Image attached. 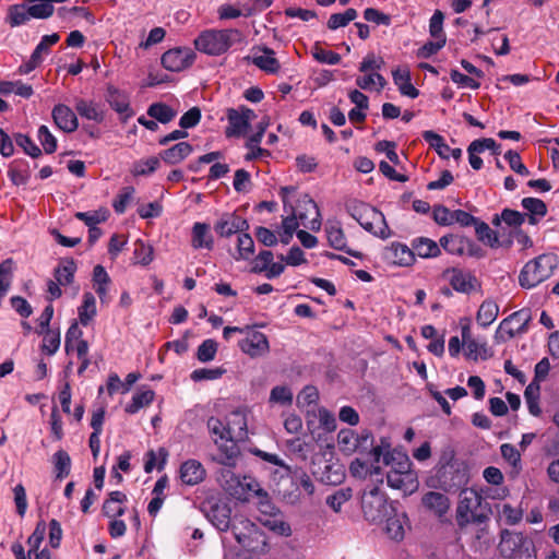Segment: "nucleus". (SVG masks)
I'll use <instances>...</instances> for the list:
<instances>
[{
    "label": "nucleus",
    "instance_id": "1",
    "mask_svg": "<svg viewBox=\"0 0 559 559\" xmlns=\"http://www.w3.org/2000/svg\"><path fill=\"white\" fill-rule=\"evenodd\" d=\"M233 534L241 546L238 559H261L266 554V536L249 519L242 515H234Z\"/></svg>",
    "mask_w": 559,
    "mask_h": 559
},
{
    "label": "nucleus",
    "instance_id": "2",
    "mask_svg": "<svg viewBox=\"0 0 559 559\" xmlns=\"http://www.w3.org/2000/svg\"><path fill=\"white\" fill-rule=\"evenodd\" d=\"M296 188L293 186L282 187L280 195L284 205V211L288 209L296 215L300 225L312 231H318L321 228L320 212L317 203L308 195L302 194L295 205L293 202Z\"/></svg>",
    "mask_w": 559,
    "mask_h": 559
},
{
    "label": "nucleus",
    "instance_id": "3",
    "mask_svg": "<svg viewBox=\"0 0 559 559\" xmlns=\"http://www.w3.org/2000/svg\"><path fill=\"white\" fill-rule=\"evenodd\" d=\"M243 35L239 29H207L195 39L194 45L199 51L210 56H219L226 52L234 44L241 43Z\"/></svg>",
    "mask_w": 559,
    "mask_h": 559
},
{
    "label": "nucleus",
    "instance_id": "4",
    "mask_svg": "<svg viewBox=\"0 0 559 559\" xmlns=\"http://www.w3.org/2000/svg\"><path fill=\"white\" fill-rule=\"evenodd\" d=\"M557 267V257L543 253L524 264L519 274V285L524 289H532L548 280Z\"/></svg>",
    "mask_w": 559,
    "mask_h": 559
},
{
    "label": "nucleus",
    "instance_id": "5",
    "mask_svg": "<svg viewBox=\"0 0 559 559\" xmlns=\"http://www.w3.org/2000/svg\"><path fill=\"white\" fill-rule=\"evenodd\" d=\"M348 211L350 216L368 233L382 239L391 236L384 215L376 207L356 202L348 207Z\"/></svg>",
    "mask_w": 559,
    "mask_h": 559
},
{
    "label": "nucleus",
    "instance_id": "6",
    "mask_svg": "<svg viewBox=\"0 0 559 559\" xmlns=\"http://www.w3.org/2000/svg\"><path fill=\"white\" fill-rule=\"evenodd\" d=\"M207 429L213 437L215 444L219 448H223L224 442H230L229 447H226L225 452L226 456L221 462L225 465L231 466L234 465V460L238 454V449L234 443L235 439L233 437V432L235 431L234 426H228L224 424L221 419L216 417H211L207 420Z\"/></svg>",
    "mask_w": 559,
    "mask_h": 559
},
{
    "label": "nucleus",
    "instance_id": "7",
    "mask_svg": "<svg viewBox=\"0 0 559 559\" xmlns=\"http://www.w3.org/2000/svg\"><path fill=\"white\" fill-rule=\"evenodd\" d=\"M361 508L364 516L369 522H380L388 514L390 506L385 495L378 486L366 489L361 496Z\"/></svg>",
    "mask_w": 559,
    "mask_h": 559
},
{
    "label": "nucleus",
    "instance_id": "8",
    "mask_svg": "<svg viewBox=\"0 0 559 559\" xmlns=\"http://www.w3.org/2000/svg\"><path fill=\"white\" fill-rule=\"evenodd\" d=\"M481 504V496L471 488H465L460 492V500L456 508V522L461 527L472 522H480L481 516L478 509Z\"/></svg>",
    "mask_w": 559,
    "mask_h": 559
},
{
    "label": "nucleus",
    "instance_id": "9",
    "mask_svg": "<svg viewBox=\"0 0 559 559\" xmlns=\"http://www.w3.org/2000/svg\"><path fill=\"white\" fill-rule=\"evenodd\" d=\"M401 471H389L386 483L391 488L403 491L404 495L413 493L418 488L417 474L411 469V461L407 456H401Z\"/></svg>",
    "mask_w": 559,
    "mask_h": 559
},
{
    "label": "nucleus",
    "instance_id": "10",
    "mask_svg": "<svg viewBox=\"0 0 559 559\" xmlns=\"http://www.w3.org/2000/svg\"><path fill=\"white\" fill-rule=\"evenodd\" d=\"M202 510L206 519L222 532L233 530L234 516L227 503L209 500L203 503Z\"/></svg>",
    "mask_w": 559,
    "mask_h": 559
},
{
    "label": "nucleus",
    "instance_id": "11",
    "mask_svg": "<svg viewBox=\"0 0 559 559\" xmlns=\"http://www.w3.org/2000/svg\"><path fill=\"white\" fill-rule=\"evenodd\" d=\"M451 287L462 294H469L479 287V282L469 271L451 267L443 272Z\"/></svg>",
    "mask_w": 559,
    "mask_h": 559
},
{
    "label": "nucleus",
    "instance_id": "12",
    "mask_svg": "<svg viewBox=\"0 0 559 559\" xmlns=\"http://www.w3.org/2000/svg\"><path fill=\"white\" fill-rule=\"evenodd\" d=\"M195 59V53L189 48H174L162 56L163 67L171 72H180L189 68Z\"/></svg>",
    "mask_w": 559,
    "mask_h": 559
},
{
    "label": "nucleus",
    "instance_id": "13",
    "mask_svg": "<svg viewBox=\"0 0 559 559\" xmlns=\"http://www.w3.org/2000/svg\"><path fill=\"white\" fill-rule=\"evenodd\" d=\"M523 549L533 550L532 542L527 537L518 532H502L499 550L503 557L511 558Z\"/></svg>",
    "mask_w": 559,
    "mask_h": 559
},
{
    "label": "nucleus",
    "instance_id": "14",
    "mask_svg": "<svg viewBox=\"0 0 559 559\" xmlns=\"http://www.w3.org/2000/svg\"><path fill=\"white\" fill-rule=\"evenodd\" d=\"M228 123L226 129L227 136H240L246 133L250 122L255 118L253 110L249 108L229 109L228 110Z\"/></svg>",
    "mask_w": 559,
    "mask_h": 559
},
{
    "label": "nucleus",
    "instance_id": "15",
    "mask_svg": "<svg viewBox=\"0 0 559 559\" xmlns=\"http://www.w3.org/2000/svg\"><path fill=\"white\" fill-rule=\"evenodd\" d=\"M531 320L532 312L531 309L528 308H523L519 311L511 313L508 318L503 319L500 322L495 334L496 343L500 344L506 342V337L503 336V330L506 329L507 325H510V323L516 322L519 324V326L516 328L518 334H524L528 330V323L531 322Z\"/></svg>",
    "mask_w": 559,
    "mask_h": 559
},
{
    "label": "nucleus",
    "instance_id": "16",
    "mask_svg": "<svg viewBox=\"0 0 559 559\" xmlns=\"http://www.w3.org/2000/svg\"><path fill=\"white\" fill-rule=\"evenodd\" d=\"M214 229L221 237H230L236 233L248 230L249 224L239 215L226 213L217 219Z\"/></svg>",
    "mask_w": 559,
    "mask_h": 559
},
{
    "label": "nucleus",
    "instance_id": "17",
    "mask_svg": "<svg viewBox=\"0 0 559 559\" xmlns=\"http://www.w3.org/2000/svg\"><path fill=\"white\" fill-rule=\"evenodd\" d=\"M240 349L250 357H259L269 352V341L265 334L258 331H249L239 342Z\"/></svg>",
    "mask_w": 559,
    "mask_h": 559
},
{
    "label": "nucleus",
    "instance_id": "18",
    "mask_svg": "<svg viewBox=\"0 0 559 559\" xmlns=\"http://www.w3.org/2000/svg\"><path fill=\"white\" fill-rule=\"evenodd\" d=\"M384 258L397 265L409 266L415 261L413 249L401 242H392L384 250Z\"/></svg>",
    "mask_w": 559,
    "mask_h": 559
},
{
    "label": "nucleus",
    "instance_id": "19",
    "mask_svg": "<svg viewBox=\"0 0 559 559\" xmlns=\"http://www.w3.org/2000/svg\"><path fill=\"white\" fill-rule=\"evenodd\" d=\"M251 61L254 66H257L262 71L275 74L280 71L281 64L278 60L275 58V52L269 47H258L255 48L254 55L251 58Z\"/></svg>",
    "mask_w": 559,
    "mask_h": 559
},
{
    "label": "nucleus",
    "instance_id": "20",
    "mask_svg": "<svg viewBox=\"0 0 559 559\" xmlns=\"http://www.w3.org/2000/svg\"><path fill=\"white\" fill-rule=\"evenodd\" d=\"M52 118L57 127L67 133L74 132L79 127L74 111L67 105H56L52 109Z\"/></svg>",
    "mask_w": 559,
    "mask_h": 559
},
{
    "label": "nucleus",
    "instance_id": "21",
    "mask_svg": "<svg viewBox=\"0 0 559 559\" xmlns=\"http://www.w3.org/2000/svg\"><path fill=\"white\" fill-rule=\"evenodd\" d=\"M423 506L439 519L443 518L450 509V499L442 492L428 491L421 498Z\"/></svg>",
    "mask_w": 559,
    "mask_h": 559
},
{
    "label": "nucleus",
    "instance_id": "22",
    "mask_svg": "<svg viewBox=\"0 0 559 559\" xmlns=\"http://www.w3.org/2000/svg\"><path fill=\"white\" fill-rule=\"evenodd\" d=\"M180 479L183 484L194 486L203 481L206 471L202 463L197 460H188L180 466Z\"/></svg>",
    "mask_w": 559,
    "mask_h": 559
},
{
    "label": "nucleus",
    "instance_id": "23",
    "mask_svg": "<svg viewBox=\"0 0 559 559\" xmlns=\"http://www.w3.org/2000/svg\"><path fill=\"white\" fill-rule=\"evenodd\" d=\"M191 246L194 249H213L214 239L209 224L200 222L194 223L192 227Z\"/></svg>",
    "mask_w": 559,
    "mask_h": 559
},
{
    "label": "nucleus",
    "instance_id": "24",
    "mask_svg": "<svg viewBox=\"0 0 559 559\" xmlns=\"http://www.w3.org/2000/svg\"><path fill=\"white\" fill-rule=\"evenodd\" d=\"M106 98L110 107L118 114L123 115L124 119L133 115V111L130 108L129 98L123 92L114 86H108Z\"/></svg>",
    "mask_w": 559,
    "mask_h": 559
},
{
    "label": "nucleus",
    "instance_id": "25",
    "mask_svg": "<svg viewBox=\"0 0 559 559\" xmlns=\"http://www.w3.org/2000/svg\"><path fill=\"white\" fill-rule=\"evenodd\" d=\"M33 17L26 1L12 4L7 10L5 22L11 27H19L28 23Z\"/></svg>",
    "mask_w": 559,
    "mask_h": 559
},
{
    "label": "nucleus",
    "instance_id": "26",
    "mask_svg": "<svg viewBox=\"0 0 559 559\" xmlns=\"http://www.w3.org/2000/svg\"><path fill=\"white\" fill-rule=\"evenodd\" d=\"M8 176L14 186L26 185L31 178V167L26 159L19 158L11 162Z\"/></svg>",
    "mask_w": 559,
    "mask_h": 559
},
{
    "label": "nucleus",
    "instance_id": "27",
    "mask_svg": "<svg viewBox=\"0 0 559 559\" xmlns=\"http://www.w3.org/2000/svg\"><path fill=\"white\" fill-rule=\"evenodd\" d=\"M389 443L382 441L381 445H377L372 449L373 462L378 464L383 456V463L391 465L390 471H401V456H406L402 453H394L389 451Z\"/></svg>",
    "mask_w": 559,
    "mask_h": 559
},
{
    "label": "nucleus",
    "instance_id": "28",
    "mask_svg": "<svg viewBox=\"0 0 559 559\" xmlns=\"http://www.w3.org/2000/svg\"><path fill=\"white\" fill-rule=\"evenodd\" d=\"M394 84L399 87L402 95L416 98L419 94L411 82V72L406 68H397L392 71Z\"/></svg>",
    "mask_w": 559,
    "mask_h": 559
},
{
    "label": "nucleus",
    "instance_id": "29",
    "mask_svg": "<svg viewBox=\"0 0 559 559\" xmlns=\"http://www.w3.org/2000/svg\"><path fill=\"white\" fill-rule=\"evenodd\" d=\"M192 152V146L188 142H179L174 146L160 153L162 159L170 165L182 162Z\"/></svg>",
    "mask_w": 559,
    "mask_h": 559
},
{
    "label": "nucleus",
    "instance_id": "30",
    "mask_svg": "<svg viewBox=\"0 0 559 559\" xmlns=\"http://www.w3.org/2000/svg\"><path fill=\"white\" fill-rule=\"evenodd\" d=\"M498 314L499 306L497 302L491 299H486L479 306L476 314V321L480 326L487 328L496 321Z\"/></svg>",
    "mask_w": 559,
    "mask_h": 559
},
{
    "label": "nucleus",
    "instance_id": "31",
    "mask_svg": "<svg viewBox=\"0 0 559 559\" xmlns=\"http://www.w3.org/2000/svg\"><path fill=\"white\" fill-rule=\"evenodd\" d=\"M475 231L478 239L491 248H498L500 246H506L509 248L511 246V240H508L507 242H500L498 233L492 230L489 225L484 222H476Z\"/></svg>",
    "mask_w": 559,
    "mask_h": 559
},
{
    "label": "nucleus",
    "instance_id": "32",
    "mask_svg": "<svg viewBox=\"0 0 559 559\" xmlns=\"http://www.w3.org/2000/svg\"><path fill=\"white\" fill-rule=\"evenodd\" d=\"M412 246L414 253L424 259L435 258L440 254L439 245L429 238H417L413 241Z\"/></svg>",
    "mask_w": 559,
    "mask_h": 559
},
{
    "label": "nucleus",
    "instance_id": "33",
    "mask_svg": "<svg viewBox=\"0 0 559 559\" xmlns=\"http://www.w3.org/2000/svg\"><path fill=\"white\" fill-rule=\"evenodd\" d=\"M75 110L81 117L86 118L88 120L102 122L104 119L103 111L94 102L85 100L82 98L76 99Z\"/></svg>",
    "mask_w": 559,
    "mask_h": 559
},
{
    "label": "nucleus",
    "instance_id": "34",
    "mask_svg": "<svg viewBox=\"0 0 559 559\" xmlns=\"http://www.w3.org/2000/svg\"><path fill=\"white\" fill-rule=\"evenodd\" d=\"M154 391L146 389L136 392L131 402L126 406L124 411L129 414H135L141 408L148 406L154 400Z\"/></svg>",
    "mask_w": 559,
    "mask_h": 559
},
{
    "label": "nucleus",
    "instance_id": "35",
    "mask_svg": "<svg viewBox=\"0 0 559 559\" xmlns=\"http://www.w3.org/2000/svg\"><path fill=\"white\" fill-rule=\"evenodd\" d=\"M329 245L336 250H345L346 238L340 223H328L325 227Z\"/></svg>",
    "mask_w": 559,
    "mask_h": 559
},
{
    "label": "nucleus",
    "instance_id": "36",
    "mask_svg": "<svg viewBox=\"0 0 559 559\" xmlns=\"http://www.w3.org/2000/svg\"><path fill=\"white\" fill-rule=\"evenodd\" d=\"M147 115L157 122L168 123L176 117L177 112L164 103H154L148 107Z\"/></svg>",
    "mask_w": 559,
    "mask_h": 559
},
{
    "label": "nucleus",
    "instance_id": "37",
    "mask_svg": "<svg viewBox=\"0 0 559 559\" xmlns=\"http://www.w3.org/2000/svg\"><path fill=\"white\" fill-rule=\"evenodd\" d=\"M423 139L432 147L437 154L444 159L449 158L450 146L444 142V139L433 131H424Z\"/></svg>",
    "mask_w": 559,
    "mask_h": 559
},
{
    "label": "nucleus",
    "instance_id": "38",
    "mask_svg": "<svg viewBox=\"0 0 559 559\" xmlns=\"http://www.w3.org/2000/svg\"><path fill=\"white\" fill-rule=\"evenodd\" d=\"M440 246L442 247L448 253L455 254V255H463L464 254V246H466V238L456 236V235H448L443 236L439 240Z\"/></svg>",
    "mask_w": 559,
    "mask_h": 559
},
{
    "label": "nucleus",
    "instance_id": "39",
    "mask_svg": "<svg viewBox=\"0 0 559 559\" xmlns=\"http://www.w3.org/2000/svg\"><path fill=\"white\" fill-rule=\"evenodd\" d=\"M96 316V300L92 293H84L83 304L79 308V319L83 325H87Z\"/></svg>",
    "mask_w": 559,
    "mask_h": 559
},
{
    "label": "nucleus",
    "instance_id": "40",
    "mask_svg": "<svg viewBox=\"0 0 559 559\" xmlns=\"http://www.w3.org/2000/svg\"><path fill=\"white\" fill-rule=\"evenodd\" d=\"M31 16L36 20H45L52 15L55 7L49 0H27Z\"/></svg>",
    "mask_w": 559,
    "mask_h": 559
},
{
    "label": "nucleus",
    "instance_id": "41",
    "mask_svg": "<svg viewBox=\"0 0 559 559\" xmlns=\"http://www.w3.org/2000/svg\"><path fill=\"white\" fill-rule=\"evenodd\" d=\"M337 444L342 452L352 454L358 447V437L352 429H342L337 433Z\"/></svg>",
    "mask_w": 559,
    "mask_h": 559
},
{
    "label": "nucleus",
    "instance_id": "42",
    "mask_svg": "<svg viewBox=\"0 0 559 559\" xmlns=\"http://www.w3.org/2000/svg\"><path fill=\"white\" fill-rule=\"evenodd\" d=\"M525 221V215L522 213L504 209L500 215H495L491 223L495 226H499L501 222H504L507 225L511 227H520Z\"/></svg>",
    "mask_w": 559,
    "mask_h": 559
},
{
    "label": "nucleus",
    "instance_id": "43",
    "mask_svg": "<svg viewBox=\"0 0 559 559\" xmlns=\"http://www.w3.org/2000/svg\"><path fill=\"white\" fill-rule=\"evenodd\" d=\"M522 206L531 213L530 224H536L535 216L544 217L547 213V206L540 199L536 198H524L522 200Z\"/></svg>",
    "mask_w": 559,
    "mask_h": 559
},
{
    "label": "nucleus",
    "instance_id": "44",
    "mask_svg": "<svg viewBox=\"0 0 559 559\" xmlns=\"http://www.w3.org/2000/svg\"><path fill=\"white\" fill-rule=\"evenodd\" d=\"M356 85L366 91L377 85V90L381 91L386 85V80L379 72H368L356 79Z\"/></svg>",
    "mask_w": 559,
    "mask_h": 559
},
{
    "label": "nucleus",
    "instance_id": "45",
    "mask_svg": "<svg viewBox=\"0 0 559 559\" xmlns=\"http://www.w3.org/2000/svg\"><path fill=\"white\" fill-rule=\"evenodd\" d=\"M465 348V356L468 359H472L474 361L478 359H487L489 357L488 349L486 346V343H480L477 340L468 341L467 343L463 344Z\"/></svg>",
    "mask_w": 559,
    "mask_h": 559
},
{
    "label": "nucleus",
    "instance_id": "46",
    "mask_svg": "<svg viewBox=\"0 0 559 559\" xmlns=\"http://www.w3.org/2000/svg\"><path fill=\"white\" fill-rule=\"evenodd\" d=\"M357 17V11L353 8L347 9L343 13H334L328 20V28L329 29H337L340 27L347 26L352 21Z\"/></svg>",
    "mask_w": 559,
    "mask_h": 559
},
{
    "label": "nucleus",
    "instance_id": "47",
    "mask_svg": "<svg viewBox=\"0 0 559 559\" xmlns=\"http://www.w3.org/2000/svg\"><path fill=\"white\" fill-rule=\"evenodd\" d=\"M59 39L60 36L57 33L43 36L31 56L34 60L39 61L40 64L44 61V57L49 53V48L57 44Z\"/></svg>",
    "mask_w": 559,
    "mask_h": 559
},
{
    "label": "nucleus",
    "instance_id": "48",
    "mask_svg": "<svg viewBox=\"0 0 559 559\" xmlns=\"http://www.w3.org/2000/svg\"><path fill=\"white\" fill-rule=\"evenodd\" d=\"M227 425L235 427V431L233 432L235 441H241L247 438V420L241 412L231 413Z\"/></svg>",
    "mask_w": 559,
    "mask_h": 559
},
{
    "label": "nucleus",
    "instance_id": "49",
    "mask_svg": "<svg viewBox=\"0 0 559 559\" xmlns=\"http://www.w3.org/2000/svg\"><path fill=\"white\" fill-rule=\"evenodd\" d=\"M53 465L57 478L62 479L67 477L71 467V459L69 454L63 450L56 452L53 454Z\"/></svg>",
    "mask_w": 559,
    "mask_h": 559
},
{
    "label": "nucleus",
    "instance_id": "50",
    "mask_svg": "<svg viewBox=\"0 0 559 559\" xmlns=\"http://www.w3.org/2000/svg\"><path fill=\"white\" fill-rule=\"evenodd\" d=\"M404 514L388 518L386 533L392 539L401 540L404 537Z\"/></svg>",
    "mask_w": 559,
    "mask_h": 559
},
{
    "label": "nucleus",
    "instance_id": "51",
    "mask_svg": "<svg viewBox=\"0 0 559 559\" xmlns=\"http://www.w3.org/2000/svg\"><path fill=\"white\" fill-rule=\"evenodd\" d=\"M75 217L84 222L88 227H95L97 224L107 219L108 211L106 209H99L97 211L78 212L75 213Z\"/></svg>",
    "mask_w": 559,
    "mask_h": 559
},
{
    "label": "nucleus",
    "instance_id": "52",
    "mask_svg": "<svg viewBox=\"0 0 559 559\" xmlns=\"http://www.w3.org/2000/svg\"><path fill=\"white\" fill-rule=\"evenodd\" d=\"M217 348H218L217 342L212 338H207L199 345L198 350H197V358L201 362L212 361L215 358Z\"/></svg>",
    "mask_w": 559,
    "mask_h": 559
},
{
    "label": "nucleus",
    "instance_id": "53",
    "mask_svg": "<svg viewBox=\"0 0 559 559\" xmlns=\"http://www.w3.org/2000/svg\"><path fill=\"white\" fill-rule=\"evenodd\" d=\"M134 260L141 265H148L153 261V248L142 240L134 242Z\"/></svg>",
    "mask_w": 559,
    "mask_h": 559
},
{
    "label": "nucleus",
    "instance_id": "54",
    "mask_svg": "<svg viewBox=\"0 0 559 559\" xmlns=\"http://www.w3.org/2000/svg\"><path fill=\"white\" fill-rule=\"evenodd\" d=\"M352 498V489L342 488L326 497V504L334 511L340 512L342 506Z\"/></svg>",
    "mask_w": 559,
    "mask_h": 559
},
{
    "label": "nucleus",
    "instance_id": "55",
    "mask_svg": "<svg viewBox=\"0 0 559 559\" xmlns=\"http://www.w3.org/2000/svg\"><path fill=\"white\" fill-rule=\"evenodd\" d=\"M524 396L530 413L534 416H538L540 414V408L538 405L539 385L535 384L534 382L528 384L525 389Z\"/></svg>",
    "mask_w": 559,
    "mask_h": 559
},
{
    "label": "nucleus",
    "instance_id": "56",
    "mask_svg": "<svg viewBox=\"0 0 559 559\" xmlns=\"http://www.w3.org/2000/svg\"><path fill=\"white\" fill-rule=\"evenodd\" d=\"M75 270H76L75 263L72 260L67 261L64 264H62L61 266H59L56 270V272H55L56 281L60 285H68L70 283H72Z\"/></svg>",
    "mask_w": 559,
    "mask_h": 559
},
{
    "label": "nucleus",
    "instance_id": "57",
    "mask_svg": "<svg viewBox=\"0 0 559 559\" xmlns=\"http://www.w3.org/2000/svg\"><path fill=\"white\" fill-rule=\"evenodd\" d=\"M501 456L518 472L521 469V454L518 449L510 444L503 443L500 447Z\"/></svg>",
    "mask_w": 559,
    "mask_h": 559
},
{
    "label": "nucleus",
    "instance_id": "58",
    "mask_svg": "<svg viewBox=\"0 0 559 559\" xmlns=\"http://www.w3.org/2000/svg\"><path fill=\"white\" fill-rule=\"evenodd\" d=\"M45 533H46L45 523L44 522L37 523L34 532L27 539L28 556H31L32 554L39 552L38 548H39L41 542L44 540Z\"/></svg>",
    "mask_w": 559,
    "mask_h": 559
},
{
    "label": "nucleus",
    "instance_id": "59",
    "mask_svg": "<svg viewBox=\"0 0 559 559\" xmlns=\"http://www.w3.org/2000/svg\"><path fill=\"white\" fill-rule=\"evenodd\" d=\"M37 138L47 154H51L57 150V139L46 126L39 127Z\"/></svg>",
    "mask_w": 559,
    "mask_h": 559
},
{
    "label": "nucleus",
    "instance_id": "60",
    "mask_svg": "<svg viewBox=\"0 0 559 559\" xmlns=\"http://www.w3.org/2000/svg\"><path fill=\"white\" fill-rule=\"evenodd\" d=\"M158 165L159 159L157 157L142 159L133 165L132 173L134 176H146L154 173L157 169Z\"/></svg>",
    "mask_w": 559,
    "mask_h": 559
},
{
    "label": "nucleus",
    "instance_id": "61",
    "mask_svg": "<svg viewBox=\"0 0 559 559\" xmlns=\"http://www.w3.org/2000/svg\"><path fill=\"white\" fill-rule=\"evenodd\" d=\"M384 66V60L373 52L368 53L359 64V71L362 73L379 72Z\"/></svg>",
    "mask_w": 559,
    "mask_h": 559
},
{
    "label": "nucleus",
    "instance_id": "62",
    "mask_svg": "<svg viewBox=\"0 0 559 559\" xmlns=\"http://www.w3.org/2000/svg\"><path fill=\"white\" fill-rule=\"evenodd\" d=\"M14 139L15 143L31 157L37 158L41 155V150L28 135L17 133Z\"/></svg>",
    "mask_w": 559,
    "mask_h": 559
},
{
    "label": "nucleus",
    "instance_id": "63",
    "mask_svg": "<svg viewBox=\"0 0 559 559\" xmlns=\"http://www.w3.org/2000/svg\"><path fill=\"white\" fill-rule=\"evenodd\" d=\"M238 253L239 258L247 260L249 259L253 252H254V241L252 237L247 233H241L238 236Z\"/></svg>",
    "mask_w": 559,
    "mask_h": 559
},
{
    "label": "nucleus",
    "instance_id": "64",
    "mask_svg": "<svg viewBox=\"0 0 559 559\" xmlns=\"http://www.w3.org/2000/svg\"><path fill=\"white\" fill-rule=\"evenodd\" d=\"M60 347V333L47 330L43 341L41 349L48 355H53Z\"/></svg>",
    "mask_w": 559,
    "mask_h": 559
}]
</instances>
